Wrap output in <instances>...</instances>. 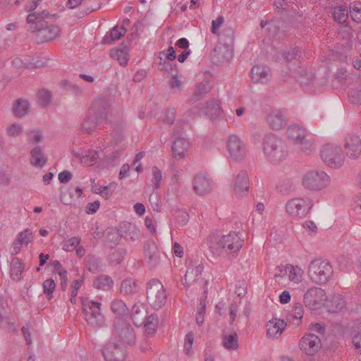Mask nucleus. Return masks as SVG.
<instances>
[{"label": "nucleus", "mask_w": 361, "mask_h": 361, "mask_svg": "<svg viewBox=\"0 0 361 361\" xmlns=\"http://www.w3.org/2000/svg\"><path fill=\"white\" fill-rule=\"evenodd\" d=\"M207 241L209 252L215 257L221 256L224 252L228 254L237 253L244 244V240L236 232L222 235L212 233L207 237Z\"/></svg>", "instance_id": "obj_1"}, {"label": "nucleus", "mask_w": 361, "mask_h": 361, "mask_svg": "<svg viewBox=\"0 0 361 361\" xmlns=\"http://www.w3.org/2000/svg\"><path fill=\"white\" fill-rule=\"evenodd\" d=\"M263 152L267 159L273 164H279L288 155L287 145L281 137L268 133L262 140Z\"/></svg>", "instance_id": "obj_2"}, {"label": "nucleus", "mask_w": 361, "mask_h": 361, "mask_svg": "<svg viewBox=\"0 0 361 361\" xmlns=\"http://www.w3.org/2000/svg\"><path fill=\"white\" fill-rule=\"evenodd\" d=\"M333 274V267L327 259L315 258L308 265L307 275L314 283H326L331 279Z\"/></svg>", "instance_id": "obj_3"}, {"label": "nucleus", "mask_w": 361, "mask_h": 361, "mask_svg": "<svg viewBox=\"0 0 361 361\" xmlns=\"http://www.w3.org/2000/svg\"><path fill=\"white\" fill-rule=\"evenodd\" d=\"M220 45L213 50L214 57H216V62L222 63L230 61L233 57L231 46L234 41V32L230 28L224 29L219 37Z\"/></svg>", "instance_id": "obj_4"}, {"label": "nucleus", "mask_w": 361, "mask_h": 361, "mask_svg": "<svg viewBox=\"0 0 361 361\" xmlns=\"http://www.w3.org/2000/svg\"><path fill=\"white\" fill-rule=\"evenodd\" d=\"M320 156L325 164L333 169L341 167L345 161L342 148L335 143L324 145L320 150Z\"/></svg>", "instance_id": "obj_5"}, {"label": "nucleus", "mask_w": 361, "mask_h": 361, "mask_svg": "<svg viewBox=\"0 0 361 361\" xmlns=\"http://www.w3.org/2000/svg\"><path fill=\"white\" fill-rule=\"evenodd\" d=\"M147 300L154 309H159L164 305L166 300V290L158 279H151L147 284Z\"/></svg>", "instance_id": "obj_6"}, {"label": "nucleus", "mask_w": 361, "mask_h": 361, "mask_svg": "<svg viewBox=\"0 0 361 361\" xmlns=\"http://www.w3.org/2000/svg\"><path fill=\"white\" fill-rule=\"evenodd\" d=\"M330 183V177L322 171H307L302 177V184L305 188L319 191L326 188Z\"/></svg>", "instance_id": "obj_7"}, {"label": "nucleus", "mask_w": 361, "mask_h": 361, "mask_svg": "<svg viewBox=\"0 0 361 361\" xmlns=\"http://www.w3.org/2000/svg\"><path fill=\"white\" fill-rule=\"evenodd\" d=\"M82 305L85 319L89 325L100 327L104 324L105 319L101 312L100 302L85 299L82 300Z\"/></svg>", "instance_id": "obj_8"}, {"label": "nucleus", "mask_w": 361, "mask_h": 361, "mask_svg": "<svg viewBox=\"0 0 361 361\" xmlns=\"http://www.w3.org/2000/svg\"><path fill=\"white\" fill-rule=\"evenodd\" d=\"M314 205L309 197H296L289 200L286 204V212L293 217L304 218Z\"/></svg>", "instance_id": "obj_9"}, {"label": "nucleus", "mask_w": 361, "mask_h": 361, "mask_svg": "<svg viewBox=\"0 0 361 361\" xmlns=\"http://www.w3.org/2000/svg\"><path fill=\"white\" fill-rule=\"evenodd\" d=\"M344 155L350 159H357L361 156V139L354 133H348L343 140Z\"/></svg>", "instance_id": "obj_10"}, {"label": "nucleus", "mask_w": 361, "mask_h": 361, "mask_svg": "<svg viewBox=\"0 0 361 361\" xmlns=\"http://www.w3.org/2000/svg\"><path fill=\"white\" fill-rule=\"evenodd\" d=\"M116 336L124 343L133 345L135 343V334L133 327L122 319H118L115 322Z\"/></svg>", "instance_id": "obj_11"}, {"label": "nucleus", "mask_w": 361, "mask_h": 361, "mask_svg": "<svg viewBox=\"0 0 361 361\" xmlns=\"http://www.w3.org/2000/svg\"><path fill=\"white\" fill-rule=\"evenodd\" d=\"M325 300L326 295L324 290L317 287L309 288L303 297L305 306L311 310L319 308Z\"/></svg>", "instance_id": "obj_12"}, {"label": "nucleus", "mask_w": 361, "mask_h": 361, "mask_svg": "<svg viewBox=\"0 0 361 361\" xmlns=\"http://www.w3.org/2000/svg\"><path fill=\"white\" fill-rule=\"evenodd\" d=\"M226 147L231 158L235 161H241L246 154L245 147L241 140L235 135L228 136Z\"/></svg>", "instance_id": "obj_13"}, {"label": "nucleus", "mask_w": 361, "mask_h": 361, "mask_svg": "<svg viewBox=\"0 0 361 361\" xmlns=\"http://www.w3.org/2000/svg\"><path fill=\"white\" fill-rule=\"evenodd\" d=\"M300 350L307 355H313L322 346L320 338L313 334L305 335L298 343Z\"/></svg>", "instance_id": "obj_14"}, {"label": "nucleus", "mask_w": 361, "mask_h": 361, "mask_svg": "<svg viewBox=\"0 0 361 361\" xmlns=\"http://www.w3.org/2000/svg\"><path fill=\"white\" fill-rule=\"evenodd\" d=\"M145 259L149 269L157 267L161 262V253L153 241H147L144 246Z\"/></svg>", "instance_id": "obj_15"}, {"label": "nucleus", "mask_w": 361, "mask_h": 361, "mask_svg": "<svg viewBox=\"0 0 361 361\" xmlns=\"http://www.w3.org/2000/svg\"><path fill=\"white\" fill-rule=\"evenodd\" d=\"M36 32V40L38 43L55 39L59 36L61 29L59 26L50 25L47 23H42L40 26L35 31Z\"/></svg>", "instance_id": "obj_16"}, {"label": "nucleus", "mask_w": 361, "mask_h": 361, "mask_svg": "<svg viewBox=\"0 0 361 361\" xmlns=\"http://www.w3.org/2000/svg\"><path fill=\"white\" fill-rule=\"evenodd\" d=\"M102 353L106 361H123L126 356L124 348L113 342L107 343Z\"/></svg>", "instance_id": "obj_17"}, {"label": "nucleus", "mask_w": 361, "mask_h": 361, "mask_svg": "<svg viewBox=\"0 0 361 361\" xmlns=\"http://www.w3.org/2000/svg\"><path fill=\"white\" fill-rule=\"evenodd\" d=\"M192 187L196 194L204 195L212 191V182L205 174L198 173L193 178Z\"/></svg>", "instance_id": "obj_18"}, {"label": "nucleus", "mask_w": 361, "mask_h": 361, "mask_svg": "<svg viewBox=\"0 0 361 361\" xmlns=\"http://www.w3.org/2000/svg\"><path fill=\"white\" fill-rule=\"evenodd\" d=\"M203 269L204 266L202 263H198L197 261H190L188 263V269L184 276V283L190 286L197 282Z\"/></svg>", "instance_id": "obj_19"}, {"label": "nucleus", "mask_w": 361, "mask_h": 361, "mask_svg": "<svg viewBox=\"0 0 361 361\" xmlns=\"http://www.w3.org/2000/svg\"><path fill=\"white\" fill-rule=\"evenodd\" d=\"M251 81L254 83L266 84L271 75L269 67L264 65H255L250 71Z\"/></svg>", "instance_id": "obj_20"}, {"label": "nucleus", "mask_w": 361, "mask_h": 361, "mask_svg": "<svg viewBox=\"0 0 361 361\" xmlns=\"http://www.w3.org/2000/svg\"><path fill=\"white\" fill-rule=\"evenodd\" d=\"M250 188L248 174L245 171H240L235 177L234 183V192L238 197L247 194Z\"/></svg>", "instance_id": "obj_21"}, {"label": "nucleus", "mask_w": 361, "mask_h": 361, "mask_svg": "<svg viewBox=\"0 0 361 361\" xmlns=\"http://www.w3.org/2000/svg\"><path fill=\"white\" fill-rule=\"evenodd\" d=\"M267 121L269 126L274 130H279L286 126V119L280 110L271 111L267 116Z\"/></svg>", "instance_id": "obj_22"}, {"label": "nucleus", "mask_w": 361, "mask_h": 361, "mask_svg": "<svg viewBox=\"0 0 361 361\" xmlns=\"http://www.w3.org/2000/svg\"><path fill=\"white\" fill-rule=\"evenodd\" d=\"M189 147L190 142L188 140L181 137H176L171 147L173 157L176 159L183 158Z\"/></svg>", "instance_id": "obj_23"}, {"label": "nucleus", "mask_w": 361, "mask_h": 361, "mask_svg": "<svg viewBox=\"0 0 361 361\" xmlns=\"http://www.w3.org/2000/svg\"><path fill=\"white\" fill-rule=\"evenodd\" d=\"M286 324L282 319H275L270 320L267 324V335L271 338H277L281 335L286 328Z\"/></svg>", "instance_id": "obj_24"}, {"label": "nucleus", "mask_w": 361, "mask_h": 361, "mask_svg": "<svg viewBox=\"0 0 361 361\" xmlns=\"http://www.w3.org/2000/svg\"><path fill=\"white\" fill-rule=\"evenodd\" d=\"M119 228L122 238L126 240L135 241L140 237V231L134 224L124 221L120 224Z\"/></svg>", "instance_id": "obj_25"}, {"label": "nucleus", "mask_w": 361, "mask_h": 361, "mask_svg": "<svg viewBox=\"0 0 361 361\" xmlns=\"http://www.w3.org/2000/svg\"><path fill=\"white\" fill-rule=\"evenodd\" d=\"M94 109H90L87 115L85 117L82 124L81 130L82 133L90 134L96 130L99 125V120L95 115Z\"/></svg>", "instance_id": "obj_26"}, {"label": "nucleus", "mask_w": 361, "mask_h": 361, "mask_svg": "<svg viewBox=\"0 0 361 361\" xmlns=\"http://www.w3.org/2000/svg\"><path fill=\"white\" fill-rule=\"evenodd\" d=\"M147 312L142 304H135L131 310V318L134 324L141 326L147 319Z\"/></svg>", "instance_id": "obj_27"}, {"label": "nucleus", "mask_w": 361, "mask_h": 361, "mask_svg": "<svg viewBox=\"0 0 361 361\" xmlns=\"http://www.w3.org/2000/svg\"><path fill=\"white\" fill-rule=\"evenodd\" d=\"M286 134L288 140L290 141L293 145H298V143L302 140L307 135L305 129L298 125L290 126L286 130Z\"/></svg>", "instance_id": "obj_28"}, {"label": "nucleus", "mask_w": 361, "mask_h": 361, "mask_svg": "<svg viewBox=\"0 0 361 361\" xmlns=\"http://www.w3.org/2000/svg\"><path fill=\"white\" fill-rule=\"evenodd\" d=\"M29 109V102L26 99L19 98L13 104L12 113L16 117L22 118L28 113Z\"/></svg>", "instance_id": "obj_29"}, {"label": "nucleus", "mask_w": 361, "mask_h": 361, "mask_svg": "<svg viewBox=\"0 0 361 361\" xmlns=\"http://www.w3.org/2000/svg\"><path fill=\"white\" fill-rule=\"evenodd\" d=\"M30 156V164L35 167L42 168L47 161V159L44 154L42 149L39 146L34 147L31 150Z\"/></svg>", "instance_id": "obj_30"}, {"label": "nucleus", "mask_w": 361, "mask_h": 361, "mask_svg": "<svg viewBox=\"0 0 361 361\" xmlns=\"http://www.w3.org/2000/svg\"><path fill=\"white\" fill-rule=\"evenodd\" d=\"M110 56L116 59L118 61L119 64L121 66H125L128 61V47L126 45H123V44L120 45V47L115 49H111L110 51Z\"/></svg>", "instance_id": "obj_31"}, {"label": "nucleus", "mask_w": 361, "mask_h": 361, "mask_svg": "<svg viewBox=\"0 0 361 361\" xmlns=\"http://www.w3.org/2000/svg\"><path fill=\"white\" fill-rule=\"evenodd\" d=\"M303 306L301 303L298 302L295 303L293 307L292 311L290 312L288 315V321L291 323L294 326H298L303 317Z\"/></svg>", "instance_id": "obj_32"}, {"label": "nucleus", "mask_w": 361, "mask_h": 361, "mask_svg": "<svg viewBox=\"0 0 361 361\" xmlns=\"http://www.w3.org/2000/svg\"><path fill=\"white\" fill-rule=\"evenodd\" d=\"M24 269V264L23 262L15 257L11 260L10 276L13 281H19L21 280V274Z\"/></svg>", "instance_id": "obj_33"}, {"label": "nucleus", "mask_w": 361, "mask_h": 361, "mask_svg": "<svg viewBox=\"0 0 361 361\" xmlns=\"http://www.w3.org/2000/svg\"><path fill=\"white\" fill-rule=\"evenodd\" d=\"M120 291L124 295H133L137 292V283L135 279L128 278L124 279L120 286Z\"/></svg>", "instance_id": "obj_34"}, {"label": "nucleus", "mask_w": 361, "mask_h": 361, "mask_svg": "<svg viewBox=\"0 0 361 361\" xmlns=\"http://www.w3.org/2000/svg\"><path fill=\"white\" fill-rule=\"evenodd\" d=\"M211 87L209 82L207 80L202 81L196 85L195 90L192 96V100L197 102L203 98L209 92Z\"/></svg>", "instance_id": "obj_35"}, {"label": "nucleus", "mask_w": 361, "mask_h": 361, "mask_svg": "<svg viewBox=\"0 0 361 361\" xmlns=\"http://www.w3.org/2000/svg\"><path fill=\"white\" fill-rule=\"evenodd\" d=\"M126 30L123 27H118V26L114 27L109 35H105L102 39V42L106 44H110L114 41L120 39L125 35Z\"/></svg>", "instance_id": "obj_36"}, {"label": "nucleus", "mask_w": 361, "mask_h": 361, "mask_svg": "<svg viewBox=\"0 0 361 361\" xmlns=\"http://www.w3.org/2000/svg\"><path fill=\"white\" fill-rule=\"evenodd\" d=\"M96 109L95 115L97 119H104L107 115V109L109 108L108 102L104 99L95 101L90 109Z\"/></svg>", "instance_id": "obj_37"}, {"label": "nucleus", "mask_w": 361, "mask_h": 361, "mask_svg": "<svg viewBox=\"0 0 361 361\" xmlns=\"http://www.w3.org/2000/svg\"><path fill=\"white\" fill-rule=\"evenodd\" d=\"M222 343L225 348L234 350L238 348V335L235 332L231 334H224L222 336Z\"/></svg>", "instance_id": "obj_38"}, {"label": "nucleus", "mask_w": 361, "mask_h": 361, "mask_svg": "<svg viewBox=\"0 0 361 361\" xmlns=\"http://www.w3.org/2000/svg\"><path fill=\"white\" fill-rule=\"evenodd\" d=\"M121 238L122 235L119 227L118 229L111 228L106 233L105 243L109 247H113L119 243Z\"/></svg>", "instance_id": "obj_39"}, {"label": "nucleus", "mask_w": 361, "mask_h": 361, "mask_svg": "<svg viewBox=\"0 0 361 361\" xmlns=\"http://www.w3.org/2000/svg\"><path fill=\"white\" fill-rule=\"evenodd\" d=\"M113 285V280L106 275L99 276L94 281L93 286L99 290H108Z\"/></svg>", "instance_id": "obj_40"}, {"label": "nucleus", "mask_w": 361, "mask_h": 361, "mask_svg": "<svg viewBox=\"0 0 361 361\" xmlns=\"http://www.w3.org/2000/svg\"><path fill=\"white\" fill-rule=\"evenodd\" d=\"M297 149L305 155L311 154L315 149V145L312 140L306 137L295 145Z\"/></svg>", "instance_id": "obj_41"}, {"label": "nucleus", "mask_w": 361, "mask_h": 361, "mask_svg": "<svg viewBox=\"0 0 361 361\" xmlns=\"http://www.w3.org/2000/svg\"><path fill=\"white\" fill-rule=\"evenodd\" d=\"M333 16L336 21L343 23L348 18V11L345 6H340L334 8Z\"/></svg>", "instance_id": "obj_42"}, {"label": "nucleus", "mask_w": 361, "mask_h": 361, "mask_svg": "<svg viewBox=\"0 0 361 361\" xmlns=\"http://www.w3.org/2000/svg\"><path fill=\"white\" fill-rule=\"evenodd\" d=\"M111 309L114 314L118 316L124 315L128 312V309L125 302L118 299H115L111 302Z\"/></svg>", "instance_id": "obj_43"}, {"label": "nucleus", "mask_w": 361, "mask_h": 361, "mask_svg": "<svg viewBox=\"0 0 361 361\" xmlns=\"http://www.w3.org/2000/svg\"><path fill=\"white\" fill-rule=\"evenodd\" d=\"M145 332L152 335L154 334L157 329V317L154 314H151L146 319L145 322L142 324Z\"/></svg>", "instance_id": "obj_44"}, {"label": "nucleus", "mask_w": 361, "mask_h": 361, "mask_svg": "<svg viewBox=\"0 0 361 361\" xmlns=\"http://www.w3.org/2000/svg\"><path fill=\"white\" fill-rule=\"evenodd\" d=\"M51 92L47 90L42 89L38 92L37 102L39 106L46 107L51 102Z\"/></svg>", "instance_id": "obj_45"}, {"label": "nucleus", "mask_w": 361, "mask_h": 361, "mask_svg": "<svg viewBox=\"0 0 361 361\" xmlns=\"http://www.w3.org/2000/svg\"><path fill=\"white\" fill-rule=\"evenodd\" d=\"M12 64L16 68H20L21 67H24L26 68H39L43 66V63L41 61H30V62H24L20 58H16L13 60Z\"/></svg>", "instance_id": "obj_46"}, {"label": "nucleus", "mask_w": 361, "mask_h": 361, "mask_svg": "<svg viewBox=\"0 0 361 361\" xmlns=\"http://www.w3.org/2000/svg\"><path fill=\"white\" fill-rule=\"evenodd\" d=\"M350 15L352 19L358 23H361V2L354 1L350 4Z\"/></svg>", "instance_id": "obj_47"}, {"label": "nucleus", "mask_w": 361, "mask_h": 361, "mask_svg": "<svg viewBox=\"0 0 361 361\" xmlns=\"http://www.w3.org/2000/svg\"><path fill=\"white\" fill-rule=\"evenodd\" d=\"M80 162L85 165L92 166L99 158V152L97 151L89 150L85 155L79 157Z\"/></svg>", "instance_id": "obj_48"}, {"label": "nucleus", "mask_w": 361, "mask_h": 361, "mask_svg": "<svg viewBox=\"0 0 361 361\" xmlns=\"http://www.w3.org/2000/svg\"><path fill=\"white\" fill-rule=\"evenodd\" d=\"M288 275L290 281L298 283L301 281L302 271L298 267L287 264Z\"/></svg>", "instance_id": "obj_49"}, {"label": "nucleus", "mask_w": 361, "mask_h": 361, "mask_svg": "<svg viewBox=\"0 0 361 361\" xmlns=\"http://www.w3.org/2000/svg\"><path fill=\"white\" fill-rule=\"evenodd\" d=\"M80 241L81 238L78 236H74L64 240L63 242L62 249L67 252H72L79 245Z\"/></svg>", "instance_id": "obj_50"}, {"label": "nucleus", "mask_w": 361, "mask_h": 361, "mask_svg": "<svg viewBox=\"0 0 361 361\" xmlns=\"http://www.w3.org/2000/svg\"><path fill=\"white\" fill-rule=\"evenodd\" d=\"M60 85L61 88L72 92L75 95H80L82 93V89L80 87L68 80H63L61 81Z\"/></svg>", "instance_id": "obj_51"}, {"label": "nucleus", "mask_w": 361, "mask_h": 361, "mask_svg": "<svg viewBox=\"0 0 361 361\" xmlns=\"http://www.w3.org/2000/svg\"><path fill=\"white\" fill-rule=\"evenodd\" d=\"M75 198L73 192L69 189H63L61 190L60 200L65 205H71Z\"/></svg>", "instance_id": "obj_52"}, {"label": "nucleus", "mask_w": 361, "mask_h": 361, "mask_svg": "<svg viewBox=\"0 0 361 361\" xmlns=\"http://www.w3.org/2000/svg\"><path fill=\"white\" fill-rule=\"evenodd\" d=\"M87 269L93 273L99 272L102 270V264L99 259L94 257L89 258L87 262Z\"/></svg>", "instance_id": "obj_53"}, {"label": "nucleus", "mask_w": 361, "mask_h": 361, "mask_svg": "<svg viewBox=\"0 0 361 361\" xmlns=\"http://www.w3.org/2000/svg\"><path fill=\"white\" fill-rule=\"evenodd\" d=\"M332 307L334 308L333 311H341L345 307L346 302L342 295H338L333 297L331 300Z\"/></svg>", "instance_id": "obj_54"}, {"label": "nucleus", "mask_w": 361, "mask_h": 361, "mask_svg": "<svg viewBox=\"0 0 361 361\" xmlns=\"http://www.w3.org/2000/svg\"><path fill=\"white\" fill-rule=\"evenodd\" d=\"M152 183L153 186L156 189L160 188V183L162 180V173L157 166H153L152 168Z\"/></svg>", "instance_id": "obj_55"}, {"label": "nucleus", "mask_w": 361, "mask_h": 361, "mask_svg": "<svg viewBox=\"0 0 361 361\" xmlns=\"http://www.w3.org/2000/svg\"><path fill=\"white\" fill-rule=\"evenodd\" d=\"M40 18V16H38L37 13H32L27 16V22L31 24L30 29L32 30L33 32H35L42 24L41 21H39Z\"/></svg>", "instance_id": "obj_56"}, {"label": "nucleus", "mask_w": 361, "mask_h": 361, "mask_svg": "<svg viewBox=\"0 0 361 361\" xmlns=\"http://www.w3.org/2000/svg\"><path fill=\"white\" fill-rule=\"evenodd\" d=\"M16 239L22 244H27L32 240V232L30 229L26 228L18 233Z\"/></svg>", "instance_id": "obj_57"}, {"label": "nucleus", "mask_w": 361, "mask_h": 361, "mask_svg": "<svg viewBox=\"0 0 361 361\" xmlns=\"http://www.w3.org/2000/svg\"><path fill=\"white\" fill-rule=\"evenodd\" d=\"M126 254V250L124 249H119L115 250L110 255V259L111 261L119 264L124 258Z\"/></svg>", "instance_id": "obj_58"}, {"label": "nucleus", "mask_w": 361, "mask_h": 361, "mask_svg": "<svg viewBox=\"0 0 361 361\" xmlns=\"http://www.w3.org/2000/svg\"><path fill=\"white\" fill-rule=\"evenodd\" d=\"M55 287L56 283L51 279H47L43 283L44 293L47 295H50L53 293L55 290Z\"/></svg>", "instance_id": "obj_59"}, {"label": "nucleus", "mask_w": 361, "mask_h": 361, "mask_svg": "<svg viewBox=\"0 0 361 361\" xmlns=\"http://www.w3.org/2000/svg\"><path fill=\"white\" fill-rule=\"evenodd\" d=\"M300 53V50L298 47L292 48L283 54L284 59L287 63H289L293 60H295Z\"/></svg>", "instance_id": "obj_60"}, {"label": "nucleus", "mask_w": 361, "mask_h": 361, "mask_svg": "<svg viewBox=\"0 0 361 361\" xmlns=\"http://www.w3.org/2000/svg\"><path fill=\"white\" fill-rule=\"evenodd\" d=\"M176 109L174 107L168 108L165 112L164 122L172 124L175 121Z\"/></svg>", "instance_id": "obj_61"}, {"label": "nucleus", "mask_w": 361, "mask_h": 361, "mask_svg": "<svg viewBox=\"0 0 361 361\" xmlns=\"http://www.w3.org/2000/svg\"><path fill=\"white\" fill-rule=\"evenodd\" d=\"M7 132L9 135L16 137L22 133L23 128L19 124L13 123L8 128Z\"/></svg>", "instance_id": "obj_62"}, {"label": "nucleus", "mask_w": 361, "mask_h": 361, "mask_svg": "<svg viewBox=\"0 0 361 361\" xmlns=\"http://www.w3.org/2000/svg\"><path fill=\"white\" fill-rule=\"evenodd\" d=\"M28 136V141L31 143H37L41 141V139L42 137V134L40 131L37 130H32L30 131L27 133Z\"/></svg>", "instance_id": "obj_63"}, {"label": "nucleus", "mask_w": 361, "mask_h": 361, "mask_svg": "<svg viewBox=\"0 0 361 361\" xmlns=\"http://www.w3.org/2000/svg\"><path fill=\"white\" fill-rule=\"evenodd\" d=\"M349 97L351 98V101L354 104L361 103V90H352L348 93Z\"/></svg>", "instance_id": "obj_64"}]
</instances>
